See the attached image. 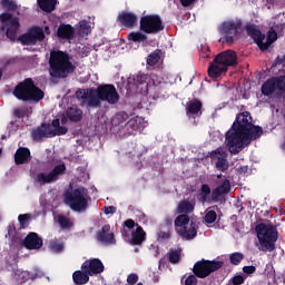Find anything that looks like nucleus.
<instances>
[{
  "label": "nucleus",
  "instance_id": "a18cd8bd",
  "mask_svg": "<svg viewBox=\"0 0 285 285\" xmlns=\"http://www.w3.org/2000/svg\"><path fill=\"white\" fill-rule=\"evenodd\" d=\"M205 224H215L217 222V212L208 210L204 217Z\"/></svg>",
  "mask_w": 285,
  "mask_h": 285
},
{
  "label": "nucleus",
  "instance_id": "5fc2aeb1",
  "mask_svg": "<svg viewBox=\"0 0 285 285\" xmlns=\"http://www.w3.org/2000/svg\"><path fill=\"white\" fill-rule=\"evenodd\" d=\"M127 282L130 285H135L137 284V282H139V276L137 274H129L127 277Z\"/></svg>",
  "mask_w": 285,
  "mask_h": 285
},
{
  "label": "nucleus",
  "instance_id": "ddd939ff",
  "mask_svg": "<svg viewBox=\"0 0 285 285\" xmlns=\"http://www.w3.org/2000/svg\"><path fill=\"white\" fill-rule=\"evenodd\" d=\"M60 175H66V164L56 165L50 173H38L35 176V181L40 186H46V184L59 181Z\"/></svg>",
  "mask_w": 285,
  "mask_h": 285
},
{
  "label": "nucleus",
  "instance_id": "2eb2a0df",
  "mask_svg": "<svg viewBox=\"0 0 285 285\" xmlns=\"http://www.w3.org/2000/svg\"><path fill=\"white\" fill-rule=\"evenodd\" d=\"M209 157L213 161L217 159V170H220V173H226V170H228V154H226V151L222 147H218L217 149L210 151Z\"/></svg>",
  "mask_w": 285,
  "mask_h": 285
},
{
  "label": "nucleus",
  "instance_id": "37998d69",
  "mask_svg": "<svg viewBox=\"0 0 285 285\" xmlns=\"http://www.w3.org/2000/svg\"><path fill=\"white\" fill-rule=\"evenodd\" d=\"M1 6L9 12H14V10H17V2L13 0H1Z\"/></svg>",
  "mask_w": 285,
  "mask_h": 285
},
{
  "label": "nucleus",
  "instance_id": "1a4fd4ad",
  "mask_svg": "<svg viewBox=\"0 0 285 285\" xmlns=\"http://www.w3.org/2000/svg\"><path fill=\"white\" fill-rule=\"evenodd\" d=\"M244 22L242 19L226 20L222 22L219 27V32L224 37L223 43H228L233 46L234 42L239 39V30H242Z\"/></svg>",
  "mask_w": 285,
  "mask_h": 285
},
{
  "label": "nucleus",
  "instance_id": "052dcab7",
  "mask_svg": "<svg viewBox=\"0 0 285 285\" xmlns=\"http://www.w3.org/2000/svg\"><path fill=\"white\" fill-rule=\"evenodd\" d=\"M105 215H115V213H117V207L115 206H108V207H104L102 208Z\"/></svg>",
  "mask_w": 285,
  "mask_h": 285
},
{
  "label": "nucleus",
  "instance_id": "774afa93",
  "mask_svg": "<svg viewBox=\"0 0 285 285\" xmlns=\"http://www.w3.org/2000/svg\"><path fill=\"white\" fill-rule=\"evenodd\" d=\"M166 226H173V217L165 218Z\"/></svg>",
  "mask_w": 285,
  "mask_h": 285
},
{
  "label": "nucleus",
  "instance_id": "338daca9",
  "mask_svg": "<svg viewBox=\"0 0 285 285\" xmlns=\"http://www.w3.org/2000/svg\"><path fill=\"white\" fill-rule=\"evenodd\" d=\"M68 119L69 118L66 114L61 116L60 121H61L62 126H66V124H68Z\"/></svg>",
  "mask_w": 285,
  "mask_h": 285
},
{
  "label": "nucleus",
  "instance_id": "ea45409f",
  "mask_svg": "<svg viewBox=\"0 0 285 285\" xmlns=\"http://www.w3.org/2000/svg\"><path fill=\"white\" fill-rule=\"evenodd\" d=\"M198 197L199 202H202L203 204H206V202H208V197H210V186H208V184L202 185Z\"/></svg>",
  "mask_w": 285,
  "mask_h": 285
},
{
  "label": "nucleus",
  "instance_id": "cd10ccee",
  "mask_svg": "<svg viewBox=\"0 0 285 285\" xmlns=\"http://www.w3.org/2000/svg\"><path fill=\"white\" fill-rule=\"evenodd\" d=\"M58 39H72L75 37V28L71 24L60 23L57 29Z\"/></svg>",
  "mask_w": 285,
  "mask_h": 285
},
{
  "label": "nucleus",
  "instance_id": "0eeeda50",
  "mask_svg": "<svg viewBox=\"0 0 285 285\" xmlns=\"http://www.w3.org/2000/svg\"><path fill=\"white\" fill-rule=\"evenodd\" d=\"M88 189L78 187L65 191V203L75 213H86L88 210Z\"/></svg>",
  "mask_w": 285,
  "mask_h": 285
},
{
  "label": "nucleus",
  "instance_id": "680f3d73",
  "mask_svg": "<svg viewBox=\"0 0 285 285\" xmlns=\"http://www.w3.org/2000/svg\"><path fill=\"white\" fill-rule=\"evenodd\" d=\"M197 2V0H180V3L184 8H188L193 6V3Z\"/></svg>",
  "mask_w": 285,
  "mask_h": 285
},
{
  "label": "nucleus",
  "instance_id": "e433bc0d",
  "mask_svg": "<svg viewBox=\"0 0 285 285\" xmlns=\"http://www.w3.org/2000/svg\"><path fill=\"white\" fill-rule=\"evenodd\" d=\"M38 6L43 12H53L57 0H38Z\"/></svg>",
  "mask_w": 285,
  "mask_h": 285
},
{
  "label": "nucleus",
  "instance_id": "f704fd0d",
  "mask_svg": "<svg viewBox=\"0 0 285 285\" xmlns=\"http://www.w3.org/2000/svg\"><path fill=\"white\" fill-rule=\"evenodd\" d=\"M130 119V116L126 111H118L116 112L112 118H111V125L117 127V126H122V124H126Z\"/></svg>",
  "mask_w": 285,
  "mask_h": 285
},
{
  "label": "nucleus",
  "instance_id": "49530a36",
  "mask_svg": "<svg viewBox=\"0 0 285 285\" xmlns=\"http://www.w3.org/2000/svg\"><path fill=\"white\" fill-rule=\"evenodd\" d=\"M274 82L276 83V90L285 92V76L274 77Z\"/></svg>",
  "mask_w": 285,
  "mask_h": 285
},
{
  "label": "nucleus",
  "instance_id": "9d476101",
  "mask_svg": "<svg viewBox=\"0 0 285 285\" xmlns=\"http://www.w3.org/2000/svg\"><path fill=\"white\" fill-rule=\"evenodd\" d=\"M0 30L4 32L7 39H9V41H17V35L21 28L19 18L12 16V13L4 12L0 14Z\"/></svg>",
  "mask_w": 285,
  "mask_h": 285
},
{
  "label": "nucleus",
  "instance_id": "f257e3e1",
  "mask_svg": "<svg viewBox=\"0 0 285 285\" xmlns=\"http://www.w3.org/2000/svg\"><path fill=\"white\" fill-rule=\"evenodd\" d=\"M264 135V129L253 124V116L249 111L237 115L232 128L226 132L228 150L232 155H239L252 141L259 139Z\"/></svg>",
  "mask_w": 285,
  "mask_h": 285
},
{
  "label": "nucleus",
  "instance_id": "2f4dec72",
  "mask_svg": "<svg viewBox=\"0 0 285 285\" xmlns=\"http://www.w3.org/2000/svg\"><path fill=\"white\" fill-rule=\"evenodd\" d=\"M150 77L148 75L138 72L136 75V77L134 78V81H135L137 88H139V86H141L140 90L142 92H147V90L150 88V86H148V79Z\"/></svg>",
  "mask_w": 285,
  "mask_h": 285
},
{
  "label": "nucleus",
  "instance_id": "de8ad7c7",
  "mask_svg": "<svg viewBox=\"0 0 285 285\" xmlns=\"http://www.w3.org/2000/svg\"><path fill=\"white\" fill-rule=\"evenodd\" d=\"M61 135H68V127L60 125L57 129H51V137H61Z\"/></svg>",
  "mask_w": 285,
  "mask_h": 285
},
{
  "label": "nucleus",
  "instance_id": "20e7f679",
  "mask_svg": "<svg viewBox=\"0 0 285 285\" xmlns=\"http://www.w3.org/2000/svg\"><path fill=\"white\" fill-rule=\"evenodd\" d=\"M13 97L24 104H39L46 97V92L35 83L32 78H26L14 87Z\"/></svg>",
  "mask_w": 285,
  "mask_h": 285
},
{
  "label": "nucleus",
  "instance_id": "39448f33",
  "mask_svg": "<svg viewBox=\"0 0 285 285\" xmlns=\"http://www.w3.org/2000/svg\"><path fill=\"white\" fill-rule=\"evenodd\" d=\"M255 232L258 239V250L263 253H273L275 250L277 239H279V232H277V227L273 224H264L261 223L256 225Z\"/></svg>",
  "mask_w": 285,
  "mask_h": 285
},
{
  "label": "nucleus",
  "instance_id": "4d7b16f0",
  "mask_svg": "<svg viewBox=\"0 0 285 285\" xmlns=\"http://www.w3.org/2000/svg\"><path fill=\"white\" fill-rule=\"evenodd\" d=\"M17 63H19L18 57L9 58L4 61V67L8 68V66H17Z\"/></svg>",
  "mask_w": 285,
  "mask_h": 285
},
{
  "label": "nucleus",
  "instance_id": "a211bd4d",
  "mask_svg": "<svg viewBox=\"0 0 285 285\" xmlns=\"http://www.w3.org/2000/svg\"><path fill=\"white\" fill-rule=\"evenodd\" d=\"M97 239L101 244H106V246H112L117 244V239H115V233L110 230L109 224H106L101 227V229L97 234Z\"/></svg>",
  "mask_w": 285,
  "mask_h": 285
},
{
  "label": "nucleus",
  "instance_id": "f3484780",
  "mask_svg": "<svg viewBox=\"0 0 285 285\" xmlns=\"http://www.w3.org/2000/svg\"><path fill=\"white\" fill-rule=\"evenodd\" d=\"M22 244L27 250H39L43 247V238L39 234L30 232L22 240Z\"/></svg>",
  "mask_w": 285,
  "mask_h": 285
},
{
  "label": "nucleus",
  "instance_id": "4468645a",
  "mask_svg": "<svg viewBox=\"0 0 285 285\" xmlns=\"http://www.w3.org/2000/svg\"><path fill=\"white\" fill-rule=\"evenodd\" d=\"M46 39V33L41 27H31L26 33L19 36L18 41L22 46H37L38 41H43Z\"/></svg>",
  "mask_w": 285,
  "mask_h": 285
},
{
  "label": "nucleus",
  "instance_id": "9b49d317",
  "mask_svg": "<svg viewBox=\"0 0 285 285\" xmlns=\"http://www.w3.org/2000/svg\"><path fill=\"white\" fill-rule=\"evenodd\" d=\"M164 28H166V24H164L159 14H147L140 18L139 30L145 35H159L164 31Z\"/></svg>",
  "mask_w": 285,
  "mask_h": 285
},
{
  "label": "nucleus",
  "instance_id": "09e8293b",
  "mask_svg": "<svg viewBox=\"0 0 285 285\" xmlns=\"http://www.w3.org/2000/svg\"><path fill=\"white\" fill-rule=\"evenodd\" d=\"M30 214H20L18 216V222L20 224V228H26L28 226V222H30Z\"/></svg>",
  "mask_w": 285,
  "mask_h": 285
},
{
  "label": "nucleus",
  "instance_id": "c85d7f7f",
  "mask_svg": "<svg viewBox=\"0 0 285 285\" xmlns=\"http://www.w3.org/2000/svg\"><path fill=\"white\" fill-rule=\"evenodd\" d=\"M275 90H277L275 77L268 78L261 87V92L264 95V97L275 95Z\"/></svg>",
  "mask_w": 285,
  "mask_h": 285
},
{
  "label": "nucleus",
  "instance_id": "423d86ee",
  "mask_svg": "<svg viewBox=\"0 0 285 285\" xmlns=\"http://www.w3.org/2000/svg\"><path fill=\"white\" fill-rule=\"evenodd\" d=\"M237 66V53L233 50L222 51L216 55L208 67V77L219 79L220 75L228 72V67Z\"/></svg>",
  "mask_w": 285,
  "mask_h": 285
},
{
  "label": "nucleus",
  "instance_id": "0e129e2a",
  "mask_svg": "<svg viewBox=\"0 0 285 285\" xmlns=\"http://www.w3.org/2000/svg\"><path fill=\"white\" fill-rule=\"evenodd\" d=\"M237 170L239 175H246V173H248V166H242Z\"/></svg>",
  "mask_w": 285,
  "mask_h": 285
},
{
  "label": "nucleus",
  "instance_id": "7c9ffc66",
  "mask_svg": "<svg viewBox=\"0 0 285 285\" xmlns=\"http://www.w3.org/2000/svg\"><path fill=\"white\" fill-rule=\"evenodd\" d=\"M203 106L204 104H202L199 99H194L187 102V107H186L187 115H196V116L202 115Z\"/></svg>",
  "mask_w": 285,
  "mask_h": 285
},
{
  "label": "nucleus",
  "instance_id": "473e14b6",
  "mask_svg": "<svg viewBox=\"0 0 285 285\" xmlns=\"http://www.w3.org/2000/svg\"><path fill=\"white\" fill-rule=\"evenodd\" d=\"M128 41H132L134 43H146L148 41V33L144 31H131L127 36Z\"/></svg>",
  "mask_w": 285,
  "mask_h": 285
},
{
  "label": "nucleus",
  "instance_id": "8fccbe9b",
  "mask_svg": "<svg viewBox=\"0 0 285 285\" xmlns=\"http://www.w3.org/2000/svg\"><path fill=\"white\" fill-rule=\"evenodd\" d=\"M43 277V272L39 268H35L32 272L28 273V279L35 281V279H41Z\"/></svg>",
  "mask_w": 285,
  "mask_h": 285
},
{
  "label": "nucleus",
  "instance_id": "f03ea898",
  "mask_svg": "<svg viewBox=\"0 0 285 285\" xmlns=\"http://www.w3.org/2000/svg\"><path fill=\"white\" fill-rule=\"evenodd\" d=\"M76 98L80 101V106H86V108H101L102 101L109 106L119 104V92L111 83L99 85L97 88L78 89Z\"/></svg>",
  "mask_w": 285,
  "mask_h": 285
},
{
  "label": "nucleus",
  "instance_id": "bb28decb",
  "mask_svg": "<svg viewBox=\"0 0 285 285\" xmlns=\"http://www.w3.org/2000/svg\"><path fill=\"white\" fill-rule=\"evenodd\" d=\"M66 116L69 121H72L73 124H79V121L83 119V110H81V108H79L78 106H71L67 108Z\"/></svg>",
  "mask_w": 285,
  "mask_h": 285
},
{
  "label": "nucleus",
  "instance_id": "e2e57ef3",
  "mask_svg": "<svg viewBox=\"0 0 285 285\" xmlns=\"http://www.w3.org/2000/svg\"><path fill=\"white\" fill-rule=\"evenodd\" d=\"M51 126L53 127V130L58 129L61 126V119L56 118L52 120Z\"/></svg>",
  "mask_w": 285,
  "mask_h": 285
},
{
  "label": "nucleus",
  "instance_id": "a878e982",
  "mask_svg": "<svg viewBox=\"0 0 285 285\" xmlns=\"http://www.w3.org/2000/svg\"><path fill=\"white\" fill-rule=\"evenodd\" d=\"M146 242V230L140 225H136V229L131 232L130 244L132 246H141Z\"/></svg>",
  "mask_w": 285,
  "mask_h": 285
},
{
  "label": "nucleus",
  "instance_id": "dca6fc26",
  "mask_svg": "<svg viewBox=\"0 0 285 285\" xmlns=\"http://www.w3.org/2000/svg\"><path fill=\"white\" fill-rule=\"evenodd\" d=\"M81 271H87V273L90 274V277H92V275H101V273L106 271V267L101 259L90 258L82 263Z\"/></svg>",
  "mask_w": 285,
  "mask_h": 285
},
{
  "label": "nucleus",
  "instance_id": "b1692460",
  "mask_svg": "<svg viewBox=\"0 0 285 285\" xmlns=\"http://www.w3.org/2000/svg\"><path fill=\"white\" fill-rule=\"evenodd\" d=\"M32 156L28 147H19L14 154V164L16 166H21L23 164H29Z\"/></svg>",
  "mask_w": 285,
  "mask_h": 285
},
{
  "label": "nucleus",
  "instance_id": "c756f323",
  "mask_svg": "<svg viewBox=\"0 0 285 285\" xmlns=\"http://www.w3.org/2000/svg\"><path fill=\"white\" fill-rule=\"evenodd\" d=\"M72 279L77 285L88 284L90 282V274H88V269L76 271L72 274Z\"/></svg>",
  "mask_w": 285,
  "mask_h": 285
},
{
  "label": "nucleus",
  "instance_id": "c03bdc74",
  "mask_svg": "<svg viewBox=\"0 0 285 285\" xmlns=\"http://www.w3.org/2000/svg\"><path fill=\"white\" fill-rule=\"evenodd\" d=\"M179 259H181V253L179 250L175 249L168 253V262L170 264H179Z\"/></svg>",
  "mask_w": 285,
  "mask_h": 285
},
{
  "label": "nucleus",
  "instance_id": "6ab92c4d",
  "mask_svg": "<svg viewBox=\"0 0 285 285\" xmlns=\"http://www.w3.org/2000/svg\"><path fill=\"white\" fill-rule=\"evenodd\" d=\"M33 141H41V139L52 137V128L50 124L42 122L39 127L31 131Z\"/></svg>",
  "mask_w": 285,
  "mask_h": 285
},
{
  "label": "nucleus",
  "instance_id": "7ed1b4c3",
  "mask_svg": "<svg viewBox=\"0 0 285 285\" xmlns=\"http://www.w3.org/2000/svg\"><path fill=\"white\" fill-rule=\"evenodd\" d=\"M77 70V66L70 61V55L65 51H51L49 57V75L53 79H66Z\"/></svg>",
  "mask_w": 285,
  "mask_h": 285
},
{
  "label": "nucleus",
  "instance_id": "5701e85b",
  "mask_svg": "<svg viewBox=\"0 0 285 285\" xmlns=\"http://www.w3.org/2000/svg\"><path fill=\"white\" fill-rule=\"evenodd\" d=\"M196 202L195 198L191 200L183 199L177 204L176 214L177 215H191L195 213Z\"/></svg>",
  "mask_w": 285,
  "mask_h": 285
},
{
  "label": "nucleus",
  "instance_id": "f8f14e48",
  "mask_svg": "<svg viewBox=\"0 0 285 285\" xmlns=\"http://www.w3.org/2000/svg\"><path fill=\"white\" fill-rule=\"evenodd\" d=\"M224 267L223 261H206L202 259L195 263L193 273L199 279H206L210 274Z\"/></svg>",
  "mask_w": 285,
  "mask_h": 285
},
{
  "label": "nucleus",
  "instance_id": "6e6552de",
  "mask_svg": "<svg viewBox=\"0 0 285 285\" xmlns=\"http://www.w3.org/2000/svg\"><path fill=\"white\" fill-rule=\"evenodd\" d=\"M245 32L247 37L253 39L254 43H256L262 52H264V50H268V48L277 41V31L273 28L267 31V38L266 35L262 33V30H259L255 24H246ZM264 39H266V42H264Z\"/></svg>",
  "mask_w": 285,
  "mask_h": 285
},
{
  "label": "nucleus",
  "instance_id": "393cba45",
  "mask_svg": "<svg viewBox=\"0 0 285 285\" xmlns=\"http://www.w3.org/2000/svg\"><path fill=\"white\" fill-rule=\"evenodd\" d=\"M197 228H199V226H197V223L195 220H191L189 223V226L186 225V227L177 229V233L178 235H180V237H184L185 239H195V237H197Z\"/></svg>",
  "mask_w": 285,
  "mask_h": 285
},
{
  "label": "nucleus",
  "instance_id": "bf43d9fd",
  "mask_svg": "<svg viewBox=\"0 0 285 285\" xmlns=\"http://www.w3.org/2000/svg\"><path fill=\"white\" fill-rule=\"evenodd\" d=\"M137 225L138 224H136L135 220H132V218H128L127 220L124 222V226L129 230H132V228H135V226Z\"/></svg>",
  "mask_w": 285,
  "mask_h": 285
},
{
  "label": "nucleus",
  "instance_id": "72a5a7b5",
  "mask_svg": "<svg viewBox=\"0 0 285 285\" xmlns=\"http://www.w3.org/2000/svg\"><path fill=\"white\" fill-rule=\"evenodd\" d=\"M125 128L130 135L137 132V130H141V118L135 117L129 119V121L125 124Z\"/></svg>",
  "mask_w": 285,
  "mask_h": 285
},
{
  "label": "nucleus",
  "instance_id": "aec40b11",
  "mask_svg": "<svg viewBox=\"0 0 285 285\" xmlns=\"http://www.w3.org/2000/svg\"><path fill=\"white\" fill-rule=\"evenodd\" d=\"M147 95H150L153 99H166L168 97V85L159 82L158 85L149 86Z\"/></svg>",
  "mask_w": 285,
  "mask_h": 285
},
{
  "label": "nucleus",
  "instance_id": "58836bf2",
  "mask_svg": "<svg viewBox=\"0 0 285 285\" xmlns=\"http://www.w3.org/2000/svg\"><path fill=\"white\" fill-rule=\"evenodd\" d=\"M161 49L154 50L148 57H147V66H157L159 60L161 59Z\"/></svg>",
  "mask_w": 285,
  "mask_h": 285
},
{
  "label": "nucleus",
  "instance_id": "412c9836",
  "mask_svg": "<svg viewBox=\"0 0 285 285\" xmlns=\"http://www.w3.org/2000/svg\"><path fill=\"white\" fill-rule=\"evenodd\" d=\"M230 193V179L225 176V179L212 191V200L217 203L219 202V197L224 195H228Z\"/></svg>",
  "mask_w": 285,
  "mask_h": 285
},
{
  "label": "nucleus",
  "instance_id": "4be33fe9",
  "mask_svg": "<svg viewBox=\"0 0 285 285\" xmlns=\"http://www.w3.org/2000/svg\"><path fill=\"white\" fill-rule=\"evenodd\" d=\"M118 23H121L125 28H135L137 26V14L128 11H122L117 17Z\"/></svg>",
  "mask_w": 285,
  "mask_h": 285
},
{
  "label": "nucleus",
  "instance_id": "3c124183",
  "mask_svg": "<svg viewBox=\"0 0 285 285\" xmlns=\"http://www.w3.org/2000/svg\"><path fill=\"white\" fill-rule=\"evenodd\" d=\"M157 239L158 242H167V239H170V230H167V232L159 230L157 233Z\"/></svg>",
  "mask_w": 285,
  "mask_h": 285
},
{
  "label": "nucleus",
  "instance_id": "a19ab883",
  "mask_svg": "<svg viewBox=\"0 0 285 285\" xmlns=\"http://www.w3.org/2000/svg\"><path fill=\"white\" fill-rule=\"evenodd\" d=\"M229 261L233 266H239L242 262H244V254L239 252H235L229 255Z\"/></svg>",
  "mask_w": 285,
  "mask_h": 285
},
{
  "label": "nucleus",
  "instance_id": "69168bd1",
  "mask_svg": "<svg viewBox=\"0 0 285 285\" xmlns=\"http://www.w3.org/2000/svg\"><path fill=\"white\" fill-rule=\"evenodd\" d=\"M13 115L18 119H21V117H23V111L21 109H14Z\"/></svg>",
  "mask_w": 285,
  "mask_h": 285
},
{
  "label": "nucleus",
  "instance_id": "864d4df0",
  "mask_svg": "<svg viewBox=\"0 0 285 285\" xmlns=\"http://www.w3.org/2000/svg\"><path fill=\"white\" fill-rule=\"evenodd\" d=\"M51 250H55V253H61V250H63V243H59L57 240L52 242Z\"/></svg>",
  "mask_w": 285,
  "mask_h": 285
},
{
  "label": "nucleus",
  "instance_id": "79ce46f5",
  "mask_svg": "<svg viewBox=\"0 0 285 285\" xmlns=\"http://www.w3.org/2000/svg\"><path fill=\"white\" fill-rule=\"evenodd\" d=\"M90 32H92V30L90 29V24H88V22H86V21H81L80 27L78 29L79 36L88 37V35H90Z\"/></svg>",
  "mask_w": 285,
  "mask_h": 285
},
{
  "label": "nucleus",
  "instance_id": "4c0bfd02",
  "mask_svg": "<svg viewBox=\"0 0 285 285\" xmlns=\"http://www.w3.org/2000/svg\"><path fill=\"white\" fill-rule=\"evenodd\" d=\"M58 224L62 230H70L75 223L63 214L58 215Z\"/></svg>",
  "mask_w": 285,
  "mask_h": 285
},
{
  "label": "nucleus",
  "instance_id": "603ef678",
  "mask_svg": "<svg viewBox=\"0 0 285 285\" xmlns=\"http://www.w3.org/2000/svg\"><path fill=\"white\" fill-rule=\"evenodd\" d=\"M244 282H246V276L236 275V276L232 277L233 285H242V284H244Z\"/></svg>",
  "mask_w": 285,
  "mask_h": 285
},
{
  "label": "nucleus",
  "instance_id": "13d9d810",
  "mask_svg": "<svg viewBox=\"0 0 285 285\" xmlns=\"http://www.w3.org/2000/svg\"><path fill=\"white\" fill-rule=\"evenodd\" d=\"M256 271L257 267H255L254 265L243 267V273H245V275H253V273H255Z\"/></svg>",
  "mask_w": 285,
  "mask_h": 285
},
{
  "label": "nucleus",
  "instance_id": "6e6d98bb",
  "mask_svg": "<svg viewBox=\"0 0 285 285\" xmlns=\"http://www.w3.org/2000/svg\"><path fill=\"white\" fill-rule=\"evenodd\" d=\"M185 285H197V276L194 275H189L186 279H185Z\"/></svg>",
  "mask_w": 285,
  "mask_h": 285
},
{
  "label": "nucleus",
  "instance_id": "c9c22d12",
  "mask_svg": "<svg viewBox=\"0 0 285 285\" xmlns=\"http://www.w3.org/2000/svg\"><path fill=\"white\" fill-rule=\"evenodd\" d=\"M188 224H190V216H188V214H179L174 222L176 230H179V228H186Z\"/></svg>",
  "mask_w": 285,
  "mask_h": 285
}]
</instances>
